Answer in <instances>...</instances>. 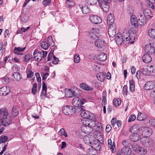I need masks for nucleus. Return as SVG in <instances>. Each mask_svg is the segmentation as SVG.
<instances>
[{
	"label": "nucleus",
	"mask_w": 155,
	"mask_h": 155,
	"mask_svg": "<svg viewBox=\"0 0 155 155\" xmlns=\"http://www.w3.org/2000/svg\"><path fill=\"white\" fill-rule=\"evenodd\" d=\"M150 54L146 53L143 55L142 59L144 62L148 63L151 61L152 58Z\"/></svg>",
	"instance_id": "nucleus-18"
},
{
	"label": "nucleus",
	"mask_w": 155,
	"mask_h": 155,
	"mask_svg": "<svg viewBox=\"0 0 155 155\" xmlns=\"http://www.w3.org/2000/svg\"><path fill=\"white\" fill-rule=\"evenodd\" d=\"M81 131L85 134H90L93 130V128L90 126L84 124L81 127Z\"/></svg>",
	"instance_id": "nucleus-10"
},
{
	"label": "nucleus",
	"mask_w": 155,
	"mask_h": 155,
	"mask_svg": "<svg viewBox=\"0 0 155 155\" xmlns=\"http://www.w3.org/2000/svg\"><path fill=\"white\" fill-rule=\"evenodd\" d=\"M97 58L100 61H105L107 58L106 54L104 53H102L98 55L97 57Z\"/></svg>",
	"instance_id": "nucleus-32"
},
{
	"label": "nucleus",
	"mask_w": 155,
	"mask_h": 155,
	"mask_svg": "<svg viewBox=\"0 0 155 155\" xmlns=\"http://www.w3.org/2000/svg\"><path fill=\"white\" fill-rule=\"evenodd\" d=\"M53 52L54 50L52 49L48 55L47 61H49L51 60L53 54Z\"/></svg>",
	"instance_id": "nucleus-49"
},
{
	"label": "nucleus",
	"mask_w": 155,
	"mask_h": 155,
	"mask_svg": "<svg viewBox=\"0 0 155 155\" xmlns=\"http://www.w3.org/2000/svg\"><path fill=\"white\" fill-rule=\"evenodd\" d=\"M147 118V116L146 114L140 112L138 113L137 119L138 120L142 121L144 120Z\"/></svg>",
	"instance_id": "nucleus-25"
},
{
	"label": "nucleus",
	"mask_w": 155,
	"mask_h": 155,
	"mask_svg": "<svg viewBox=\"0 0 155 155\" xmlns=\"http://www.w3.org/2000/svg\"><path fill=\"white\" fill-rule=\"evenodd\" d=\"M81 117L83 118L86 119L87 120L90 118L92 117V116H94V115L92 113H90L89 112L87 111H81Z\"/></svg>",
	"instance_id": "nucleus-16"
},
{
	"label": "nucleus",
	"mask_w": 155,
	"mask_h": 155,
	"mask_svg": "<svg viewBox=\"0 0 155 155\" xmlns=\"http://www.w3.org/2000/svg\"><path fill=\"white\" fill-rule=\"evenodd\" d=\"M131 147L133 150L137 152L138 148L139 147H138L136 143H134L132 145Z\"/></svg>",
	"instance_id": "nucleus-53"
},
{
	"label": "nucleus",
	"mask_w": 155,
	"mask_h": 155,
	"mask_svg": "<svg viewBox=\"0 0 155 155\" xmlns=\"http://www.w3.org/2000/svg\"><path fill=\"white\" fill-rule=\"evenodd\" d=\"M146 23V20L145 18L137 20V25H139L140 26H142L145 25Z\"/></svg>",
	"instance_id": "nucleus-43"
},
{
	"label": "nucleus",
	"mask_w": 155,
	"mask_h": 155,
	"mask_svg": "<svg viewBox=\"0 0 155 155\" xmlns=\"http://www.w3.org/2000/svg\"><path fill=\"white\" fill-rule=\"evenodd\" d=\"M137 17L138 18V20L145 18L144 17H145L143 13H139V15H137Z\"/></svg>",
	"instance_id": "nucleus-62"
},
{
	"label": "nucleus",
	"mask_w": 155,
	"mask_h": 155,
	"mask_svg": "<svg viewBox=\"0 0 155 155\" xmlns=\"http://www.w3.org/2000/svg\"><path fill=\"white\" fill-rule=\"evenodd\" d=\"M72 104L75 107H78L80 104L79 98L78 97H74L72 101Z\"/></svg>",
	"instance_id": "nucleus-27"
},
{
	"label": "nucleus",
	"mask_w": 155,
	"mask_h": 155,
	"mask_svg": "<svg viewBox=\"0 0 155 155\" xmlns=\"http://www.w3.org/2000/svg\"><path fill=\"white\" fill-rule=\"evenodd\" d=\"M77 109L70 105H66L63 108V113L66 115H71L77 112Z\"/></svg>",
	"instance_id": "nucleus-7"
},
{
	"label": "nucleus",
	"mask_w": 155,
	"mask_h": 155,
	"mask_svg": "<svg viewBox=\"0 0 155 155\" xmlns=\"http://www.w3.org/2000/svg\"><path fill=\"white\" fill-rule=\"evenodd\" d=\"M0 128L2 126H7L11 124V117L8 115L7 110L5 108L0 109Z\"/></svg>",
	"instance_id": "nucleus-2"
},
{
	"label": "nucleus",
	"mask_w": 155,
	"mask_h": 155,
	"mask_svg": "<svg viewBox=\"0 0 155 155\" xmlns=\"http://www.w3.org/2000/svg\"><path fill=\"white\" fill-rule=\"evenodd\" d=\"M147 67V71L150 73H155V66L150 65Z\"/></svg>",
	"instance_id": "nucleus-41"
},
{
	"label": "nucleus",
	"mask_w": 155,
	"mask_h": 155,
	"mask_svg": "<svg viewBox=\"0 0 155 155\" xmlns=\"http://www.w3.org/2000/svg\"><path fill=\"white\" fill-rule=\"evenodd\" d=\"M90 146L94 150H99L101 149V146L98 141L95 139L92 141Z\"/></svg>",
	"instance_id": "nucleus-9"
},
{
	"label": "nucleus",
	"mask_w": 155,
	"mask_h": 155,
	"mask_svg": "<svg viewBox=\"0 0 155 155\" xmlns=\"http://www.w3.org/2000/svg\"><path fill=\"white\" fill-rule=\"evenodd\" d=\"M80 8H81L83 13L87 14L89 13L90 12V9L86 5L82 6L81 5H79Z\"/></svg>",
	"instance_id": "nucleus-23"
},
{
	"label": "nucleus",
	"mask_w": 155,
	"mask_h": 155,
	"mask_svg": "<svg viewBox=\"0 0 155 155\" xmlns=\"http://www.w3.org/2000/svg\"><path fill=\"white\" fill-rule=\"evenodd\" d=\"M0 95L3 96H5L8 94L10 93V88L5 86L0 88Z\"/></svg>",
	"instance_id": "nucleus-14"
},
{
	"label": "nucleus",
	"mask_w": 155,
	"mask_h": 155,
	"mask_svg": "<svg viewBox=\"0 0 155 155\" xmlns=\"http://www.w3.org/2000/svg\"><path fill=\"white\" fill-rule=\"evenodd\" d=\"M145 89L146 90H150L155 87V82L152 81H148L144 85Z\"/></svg>",
	"instance_id": "nucleus-15"
},
{
	"label": "nucleus",
	"mask_w": 155,
	"mask_h": 155,
	"mask_svg": "<svg viewBox=\"0 0 155 155\" xmlns=\"http://www.w3.org/2000/svg\"><path fill=\"white\" fill-rule=\"evenodd\" d=\"M143 14L144 15L145 17L148 16V15L151 14L150 11L148 9H145L144 10Z\"/></svg>",
	"instance_id": "nucleus-48"
},
{
	"label": "nucleus",
	"mask_w": 155,
	"mask_h": 155,
	"mask_svg": "<svg viewBox=\"0 0 155 155\" xmlns=\"http://www.w3.org/2000/svg\"><path fill=\"white\" fill-rule=\"evenodd\" d=\"M121 103V100L120 98L114 99L113 100L114 105L115 107H118L120 104Z\"/></svg>",
	"instance_id": "nucleus-40"
},
{
	"label": "nucleus",
	"mask_w": 155,
	"mask_h": 155,
	"mask_svg": "<svg viewBox=\"0 0 155 155\" xmlns=\"http://www.w3.org/2000/svg\"><path fill=\"white\" fill-rule=\"evenodd\" d=\"M150 44L146 45L145 47V51L146 53L152 54L154 52L155 49Z\"/></svg>",
	"instance_id": "nucleus-17"
},
{
	"label": "nucleus",
	"mask_w": 155,
	"mask_h": 155,
	"mask_svg": "<svg viewBox=\"0 0 155 155\" xmlns=\"http://www.w3.org/2000/svg\"><path fill=\"white\" fill-rule=\"evenodd\" d=\"M146 144L144 146L147 147H151L152 146V141L150 140H149V139L148 140L147 142H146Z\"/></svg>",
	"instance_id": "nucleus-56"
},
{
	"label": "nucleus",
	"mask_w": 155,
	"mask_h": 155,
	"mask_svg": "<svg viewBox=\"0 0 155 155\" xmlns=\"http://www.w3.org/2000/svg\"><path fill=\"white\" fill-rule=\"evenodd\" d=\"M25 48V47L23 48L20 47H15L14 49V53L18 55H23V54L21 52L23 51Z\"/></svg>",
	"instance_id": "nucleus-22"
},
{
	"label": "nucleus",
	"mask_w": 155,
	"mask_h": 155,
	"mask_svg": "<svg viewBox=\"0 0 155 155\" xmlns=\"http://www.w3.org/2000/svg\"><path fill=\"white\" fill-rule=\"evenodd\" d=\"M149 138L147 137H142L140 138V141L141 143L143 146H145L146 142H147Z\"/></svg>",
	"instance_id": "nucleus-42"
},
{
	"label": "nucleus",
	"mask_w": 155,
	"mask_h": 155,
	"mask_svg": "<svg viewBox=\"0 0 155 155\" xmlns=\"http://www.w3.org/2000/svg\"><path fill=\"white\" fill-rule=\"evenodd\" d=\"M137 152L141 155H145L147 153V150L144 147H139Z\"/></svg>",
	"instance_id": "nucleus-30"
},
{
	"label": "nucleus",
	"mask_w": 155,
	"mask_h": 155,
	"mask_svg": "<svg viewBox=\"0 0 155 155\" xmlns=\"http://www.w3.org/2000/svg\"><path fill=\"white\" fill-rule=\"evenodd\" d=\"M136 119V116L134 114L131 115L129 118L128 120V122H131L133 121Z\"/></svg>",
	"instance_id": "nucleus-51"
},
{
	"label": "nucleus",
	"mask_w": 155,
	"mask_h": 155,
	"mask_svg": "<svg viewBox=\"0 0 155 155\" xmlns=\"http://www.w3.org/2000/svg\"><path fill=\"white\" fill-rule=\"evenodd\" d=\"M8 137L5 135H2L0 137V144L6 142L8 140Z\"/></svg>",
	"instance_id": "nucleus-44"
},
{
	"label": "nucleus",
	"mask_w": 155,
	"mask_h": 155,
	"mask_svg": "<svg viewBox=\"0 0 155 155\" xmlns=\"http://www.w3.org/2000/svg\"><path fill=\"white\" fill-rule=\"evenodd\" d=\"M109 4H103L102 3H101V7L103 10L105 12H107L109 10Z\"/></svg>",
	"instance_id": "nucleus-34"
},
{
	"label": "nucleus",
	"mask_w": 155,
	"mask_h": 155,
	"mask_svg": "<svg viewBox=\"0 0 155 155\" xmlns=\"http://www.w3.org/2000/svg\"><path fill=\"white\" fill-rule=\"evenodd\" d=\"M51 2V0H44L42 2V4L44 6L48 5Z\"/></svg>",
	"instance_id": "nucleus-58"
},
{
	"label": "nucleus",
	"mask_w": 155,
	"mask_h": 155,
	"mask_svg": "<svg viewBox=\"0 0 155 155\" xmlns=\"http://www.w3.org/2000/svg\"><path fill=\"white\" fill-rule=\"evenodd\" d=\"M12 76L14 77L15 80L16 81H19L21 79V75L18 72H15L13 74Z\"/></svg>",
	"instance_id": "nucleus-35"
},
{
	"label": "nucleus",
	"mask_w": 155,
	"mask_h": 155,
	"mask_svg": "<svg viewBox=\"0 0 155 155\" xmlns=\"http://www.w3.org/2000/svg\"><path fill=\"white\" fill-rule=\"evenodd\" d=\"M94 44L96 47L101 48L104 45V41L101 39L97 38L94 42Z\"/></svg>",
	"instance_id": "nucleus-19"
},
{
	"label": "nucleus",
	"mask_w": 155,
	"mask_h": 155,
	"mask_svg": "<svg viewBox=\"0 0 155 155\" xmlns=\"http://www.w3.org/2000/svg\"><path fill=\"white\" fill-rule=\"evenodd\" d=\"M26 73L27 77L28 78H31L34 75V73L31 71L29 70H27Z\"/></svg>",
	"instance_id": "nucleus-47"
},
{
	"label": "nucleus",
	"mask_w": 155,
	"mask_h": 155,
	"mask_svg": "<svg viewBox=\"0 0 155 155\" xmlns=\"http://www.w3.org/2000/svg\"><path fill=\"white\" fill-rule=\"evenodd\" d=\"M11 113L12 116L15 117L18 115L19 111L16 107H13L12 108Z\"/></svg>",
	"instance_id": "nucleus-38"
},
{
	"label": "nucleus",
	"mask_w": 155,
	"mask_h": 155,
	"mask_svg": "<svg viewBox=\"0 0 155 155\" xmlns=\"http://www.w3.org/2000/svg\"><path fill=\"white\" fill-rule=\"evenodd\" d=\"M99 30L96 28H92L89 31V36L91 39L96 40L99 36Z\"/></svg>",
	"instance_id": "nucleus-8"
},
{
	"label": "nucleus",
	"mask_w": 155,
	"mask_h": 155,
	"mask_svg": "<svg viewBox=\"0 0 155 155\" xmlns=\"http://www.w3.org/2000/svg\"><path fill=\"white\" fill-rule=\"evenodd\" d=\"M58 134L59 135L61 136H64L65 137H67L68 136L67 134L64 129L63 128H62L60 129V130L58 132Z\"/></svg>",
	"instance_id": "nucleus-39"
},
{
	"label": "nucleus",
	"mask_w": 155,
	"mask_h": 155,
	"mask_svg": "<svg viewBox=\"0 0 155 155\" xmlns=\"http://www.w3.org/2000/svg\"><path fill=\"white\" fill-rule=\"evenodd\" d=\"M32 56L31 54H28L23 57V61L25 62H27L30 60L32 58Z\"/></svg>",
	"instance_id": "nucleus-37"
},
{
	"label": "nucleus",
	"mask_w": 155,
	"mask_h": 155,
	"mask_svg": "<svg viewBox=\"0 0 155 155\" xmlns=\"http://www.w3.org/2000/svg\"><path fill=\"white\" fill-rule=\"evenodd\" d=\"M47 52L42 51H38L37 50H35L33 52V55L35 61H39L42 58H44L47 56Z\"/></svg>",
	"instance_id": "nucleus-6"
},
{
	"label": "nucleus",
	"mask_w": 155,
	"mask_h": 155,
	"mask_svg": "<svg viewBox=\"0 0 155 155\" xmlns=\"http://www.w3.org/2000/svg\"><path fill=\"white\" fill-rule=\"evenodd\" d=\"M116 122V119L115 118H113L111 121V123L112 125L113 126V127H114V126L115 125Z\"/></svg>",
	"instance_id": "nucleus-64"
},
{
	"label": "nucleus",
	"mask_w": 155,
	"mask_h": 155,
	"mask_svg": "<svg viewBox=\"0 0 155 155\" xmlns=\"http://www.w3.org/2000/svg\"><path fill=\"white\" fill-rule=\"evenodd\" d=\"M149 44L153 48H155V39H153L150 41Z\"/></svg>",
	"instance_id": "nucleus-63"
},
{
	"label": "nucleus",
	"mask_w": 155,
	"mask_h": 155,
	"mask_svg": "<svg viewBox=\"0 0 155 155\" xmlns=\"http://www.w3.org/2000/svg\"><path fill=\"white\" fill-rule=\"evenodd\" d=\"M97 77L98 80L103 81L106 78V75L103 72H100L97 74Z\"/></svg>",
	"instance_id": "nucleus-31"
},
{
	"label": "nucleus",
	"mask_w": 155,
	"mask_h": 155,
	"mask_svg": "<svg viewBox=\"0 0 155 155\" xmlns=\"http://www.w3.org/2000/svg\"><path fill=\"white\" fill-rule=\"evenodd\" d=\"M83 140L85 144L90 145L94 140H95V137L92 135H86L83 137Z\"/></svg>",
	"instance_id": "nucleus-11"
},
{
	"label": "nucleus",
	"mask_w": 155,
	"mask_h": 155,
	"mask_svg": "<svg viewBox=\"0 0 155 155\" xmlns=\"http://www.w3.org/2000/svg\"><path fill=\"white\" fill-rule=\"evenodd\" d=\"M149 35L151 37L155 38V29H150L148 31Z\"/></svg>",
	"instance_id": "nucleus-36"
},
{
	"label": "nucleus",
	"mask_w": 155,
	"mask_h": 155,
	"mask_svg": "<svg viewBox=\"0 0 155 155\" xmlns=\"http://www.w3.org/2000/svg\"><path fill=\"white\" fill-rule=\"evenodd\" d=\"M111 129V126L109 124H107L106 128V131L107 133H109Z\"/></svg>",
	"instance_id": "nucleus-60"
},
{
	"label": "nucleus",
	"mask_w": 155,
	"mask_h": 155,
	"mask_svg": "<svg viewBox=\"0 0 155 155\" xmlns=\"http://www.w3.org/2000/svg\"><path fill=\"white\" fill-rule=\"evenodd\" d=\"M114 21V18L113 15L111 14H109L107 17V23L110 26H113L112 24Z\"/></svg>",
	"instance_id": "nucleus-28"
},
{
	"label": "nucleus",
	"mask_w": 155,
	"mask_h": 155,
	"mask_svg": "<svg viewBox=\"0 0 155 155\" xmlns=\"http://www.w3.org/2000/svg\"><path fill=\"white\" fill-rule=\"evenodd\" d=\"M68 93L70 95L68 96V97H72L76 96L75 94V92L74 91H72L70 89L68 90Z\"/></svg>",
	"instance_id": "nucleus-52"
},
{
	"label": "nucleus",
	"mask_w": 155,
	"mask_h": 155,
	"mask_svg": "<svg viewBox=\"0 0 155 155\" xmlns=\"http://www.w3.org/2000/svg\"><path fill=\"white\" fill-rule=\"evenodd\" d=\"M80 87L82 89L86 91L92 90L93 88L92 87H89L87 84L84 83H82L80 85Z\"/></svg>",
	"instance_id": "nucleus-26"
},
{
	"label": "nucleus",
	"mask_w": 155,
	"mask_h": 155,
	"mask_svg": "<svg viewBox=\"0 0 155 155\" xmlns=\"http://www.w3.org/2000/svg\"><path fill=\"white\" fill-rule=\"evenodd\" d=\"M1 79L3 83H4L5 84H7L9 82L10 80L9 78L6 76L1 78Z\"/></svg>",
	"instance_id": "nucleus-45"
},
{
	"label": "nucleus",
	"mask_w": 155,
	"mask_h": 155,
	"mask_svg": "<svg viewBox=\"0 0 155 155\" xmlns=\"http://www.w3.org/2000/svg\"><path fill=\"white\" fill-rule=\"evenodd\" d=\"M129 131L132 133L129 136V140L132 142L138 141L140 138V135L138 131V125H133L130 128Z\"/></svg>",
	"instance_id": "nucleus-3"
},
{
	"label": "nucleus",
	"mask_w": 155,
	"mask_h": 155,
	"mask_svg": "<svg viewBox=\"0 0 155 155\" xmlns=\"http://www.w3.org/2000/svg\"><path fill=\"white\" fill-rule=\"evenodd\" d=\"M77 108V109L76 110H77L78 112H79L81 111V112L83 111H85V107L83 105H79L78 107Z\"/></svg>",
	"instance_id": "nucleus-50"
},
{
	"label": "nucleus",
	"mask_w": 155,
	"mask_h": 155,
	"mask_svg": "<svg viewBox=\"0 0 155 155\" xmlns=\"http://www.w3.org/2000/svg\"><path fill=\"white\" fill-rule=\"evenodd\" d=\"M147 67L143 68V69L141 73L143 74L147 75L148 74V72H147Z\"/></svg>",
	"instance_id": "nucleus-57"
},
{
	"label": "nucleus",
	"mask_w": 155,
	"mask_h": 155,
	"mask_svg": "<svg viewBox=\"0 0 155 155\" xmlns=\"http://www.w3.org/2000/svg\"><path fill=\"white\" fill-rule=\"evenodd\" d=\"M97 152L95 150H92L89 151L88 155H96Z\"/></svg>",
	"instance_id": "nucleus-55"
},
{
	"label": "nucleus",
	"mask_w": 155,
	"mask_h": 155,
	"mask_svg": "<svg viewBox=\"0 0 155 155\" xmlns=\"http://www.w3.org/2000/svg\"><path fill=\"white\" fill-rule=\"evenodd\" d=\"M86 124L90 126L93 128L96 125V120L94 117L92 116V117L90 118L85 120Z\"/></svg>",
	"instance_id": "nucleus-13"
},
{
	"label": "nucleus",
	"mask_w": 155,
	"mask_h": 155,
	"mask_svg": "<svg viewBox=\"0 0 155 155\" xmlns=\"http://www.w3.org/2000/svg\"><path fill=\"white\" fill-rule=\"evenodd\" d=\"M98 2L99 5H101L102 3V0H86V3L91 5H94Z\"/></svg>",
	"instance_id": "nucleus-29"
},
{
	"label": "nucleus",
	"mask_w": 155,
	"mask_h": 155,
	"mask_svg": "<svg viewBox=\"0 0 155 155\" xmlns=\"http://www.w3.org/2000/svg\"><path fill=\"white\" fill-rule=\"evenodd\" d=\"M116 29L113 26H110L108 29V34L110 37L113 38L116 35Z\"/></svg>",
	"instance_id": "nucleus-20"
},
{
	"label": "nucleus",
	"mask_w": 155,
	"mask_h": 155,
	"mask_svg": "<svg viewBox=\"0 0 155 155\" xmlns=\"http://www.w3.org/2000/svg\"><path fill=\"white\" fill-rule=\"evenodd\" d=\"M123 91V94H127V87L126 85H125L124 86Z\"/></svg>",
	"instance_id": "nucleus-59"
},
{
	"label": "nucleus",
	"mask_w": 155,
	"mask_h": 155,
	"mask_svg": "<svg viewBox=\"0 0 155 155\" xmlns=\"http://www.w3.org/2000/svg\"><path fill=\"white\" fill-rule=\"evenodd\" d=\"M130 20L131 25L137 28L138 25L137 24V20H136V16L134 15H132L130 16Z\"/></svg>",
	"instance_id": "nucleus-24"
},
{
	"label": "nucleus",
	"mask_w": 155,
	"mask_h": 155,
	"mask_svg": "<svg viewBox=\"0 0 155 155\" xmlns=\"http://www.w3.org/2000/svg\"><path fill=\"white\" fill-rule=\"evenodd\" d=\"M127 31H124L122 35L120 33H118L114 38V41L117 45H120L123 42L124 44L128 41L127 43L133 44L135 39V34H134L133 36H132L129 33H128ZM129 33V32H128Z\"/></svg>",
	"instance_id": "nucleus-1"
},
{
	"label": "nucleus",
	"mask_w": 155,
	"mask_h": 155,
	"mask_svg": "<svg viewBox=\"0 0 155 155\" xmlns=\"http://www.w3.org/2000/svg\"><path fill=\"white\" fill-rule=\"evenodd\" d=\"M41 47L45 50L47 49L49 46H51V47L54 46V42L52 37L49 36L47 38V42L46 41H43L41 43Z\"/></svg>",
	"instance_id": "nucleus-5"
},
{
	"label": "nucleus",
	"mask_w": 155,
	"mask_h": 155,
	"mask_svg": "<svg viewBox=\"0 0 155 155\" xmlns=\"http://www.w3.org/2000/svg\"><path fill=\"white\" fill-rule=\"evenodd\" d=\"M122 153L124 155L130 154L131 152V150L128 147H124L121 150Z\"/></svg>",
	"instance_id": "nucleus-21"
},
{
	"label": "nucleus",
	"mask_w": 155,
	"mask_h": 155,
	"mask_svg": "<svg viewBox=\"0 0 155 155\" xmlns=\"http://www.w3.org/2000/svg\"><path fill=\"white\" fill-rule=\"evenodd\" d=\"M149 123L151 125L155 127V119H152L149 121Z\"/></svg>",
	"instance_id": "nucleus-61"
},
{
	"label": "nucleus",
	"mask_w": 155,
	"mask_h": 155,
	"mask_svg": "<svg viewBox=\"0 0 155 155\" xmlns=\"http://www.w3.org/2000/svg\"><path fill=\"white\" fill-rule=\"evenodd\" d=\"M80 61V58L79 55L78 54H75L74 57V61L76 63H78Z\"/></svg>",
	"instance_id": "nucleus-46"
},
{
	"label": "nucleus",
	"mask_w": 155,
	"mask_h": 155,
	"mask_svg": "<svg viewBox=\"0 0 155 155\" xmlns=\"http://www.w3.org/2000/svg\"><path fill=\"white\" fill-rule=\"evenodd\" d=\"M108 144L110 148L112 149L113 153L114 152L115 150L114 148H115V144L114 142H113L112 144L111 140L110 139H109L108 140Z\"/></svg>",
	"instance_id": "nucleus-33"
},
{
	"label": "nucleus",
	"mask_w": 155,
	"mask_h": 155,
	"mask_svg": "<svg viewBox=\"0 0 155 155\" xmlns=\"http://www.w3.org/2000/svg\"><path fill=\"white\" fill-rule=\"evenodd\" d=\"M53 60L52 63L54 64H56L58 63L59 60L58 58H57L55 56H53Z\"/></svg>",
	"instance_id": "nucleus-54"
},
{
	"label": "nucleus",
	"mask_w": 155,
	"mask_h": 155,
	"mask_svg": "<svg viewBox=\"0 0 155 155\" xmlns=\"http://www.w3.org/2000/svg\"><path fill=\"white\" fill-rule=\"evenodd\" d=\"M89 19L91 22L95 24L100 23L102 21L101 18L99 16L96 15H91Z\"/></svg>",
	"instance_id": "nucleus-12"
},
{
	"label": "nucleus",
	"mask_w": 155,
	"mask_h": 155,
	"mask_svg": "<svg viewBox=\"0 0 155 155\" xmlns=\"http://www.w3.org/2000/svg\"><path fill=\"white\" fill-rule=\"evenodd\" d=\"M138 131L140 135L145 137H147L150 135L152 133L151 129L148 127H140L138 125Z\"/></svg>",
	"instance_id": "nucleus-4"
}]
</instances>
